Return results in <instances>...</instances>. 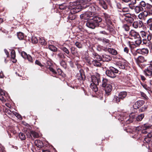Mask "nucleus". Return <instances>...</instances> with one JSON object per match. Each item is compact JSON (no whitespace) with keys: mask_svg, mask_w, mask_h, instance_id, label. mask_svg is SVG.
<instances>
[{"mask_svg":"<svg viewBox=\"0 0 152 152\" xmlns=\"http://www.w3.org/2000/svg\"><path fill=\"white\" fill-rule=\"evenodd\" d=\"M152 131V128L150 126L147 124H144L142 125L141 132L142 134H146L151 132Z\"/></svg>","mask_w":152,"mask_h":152,"instance_id":"obj_6","label":"nucleus"},{"mask_svg":"<svg viewBox=\"0 0 152 152\" xmlns=\"http://www.w3.org/2000/svg\"><path fill=\"white\" fill-rule=\"evenodd\" d=\"M4 111L7 113V114L10 115H12L13 114V112L14 111H12L11 110H9L8 108H6L4 107L3 109Z\"/></svg>","mask_w":152,"mask_h":152,"instance_id":"obj_31","label":"nucleus"},{"mask_svg":"<svg viewBox=\"0 0 152 152\" xmlns=\"http://www.w3.org/2000/svg\"><path fill=\"white\" fill-rule=\"evenodd\" d=\"M93 57L95 58L94 60H96L97 61H102V57H101L100 56L96 53H93Z\"/></svg>","mask_w":152,"mask_h":152,"instance_id":"obj_26","label":"nucleus"},{"mask_svg":"<svg viewBox=\"0 0 152 152\" xmlns=\"http://www.w3.org/2000/svg\"><path fill=\"white\" fill-rule=\"evenodd\" d=\"M131 17H132L131 15L130 14H125L123 16V18L124 19H125V18L127 19L128 18H130Z\"/></svg>","mask_w":152,"mask_h":152,"instance_id":"obj_50","label":"nucleus"},{"mask_svg":"<svg viewBox=\"0 0 152 152\" xmlns=\"http://www.w3.org/2000/svg\"><path fill=\"white\" fill-rule=\"evenodd\" d=\"M152 15V9L145 10L140 13L137 15V18L139 20H145L148 16Z\"/></svg>","mask_w":152,"mask_h":152,"instance_id":"obj_3","label":"nucleus"},{"mask_svg":"<svg viewBox=\"0 0 152 152\" xmlns=\"http://www.w3.org/2000/svg\"><path fill=\"white\" fill-rule=\"evenodd\" d=\"M91 0H81L83 3V6L80 4H76L75 3H70L69 8L72 13L75 14L80 12L81 9L88 7L91 4Z\"/></svg>","mask_w":152,"mask_h":152,"instance_id":"obj_1","label":"nucleus"},{"mask_svg":"<svg viewBox=\"0 0 152 152\" xmlns=\"http://www.w3.org/2000/svg\"><path fill=\"white\" fill-rule=\"evenodd\" d=\"M92 63L95 66L100 67L101 65V63L96 60H94L92 61Z\"/></svg>","mask_w":152,"mask_h":152,"instance_id":"obj_30","label":"nucleus"},{"mask_svg":"<svg viewBox=\"0 0 152 152\" xmlns=\"http://www.w3.org/2000/svg\"><path fill=\"white\" fill-rule=\"evenodd\" d=\"M101 40L103 42L106 43H109L110 42V40L105 38H103V39H101Z\"/></svg>","mask_w":152,"mask_h":152,"instance_id":"obj_55","label":"nucleus"},{"mask_svg":"<svg viewBox=\"0 0 152 152\" xmlns=\"http://www.w3.org/2000/svg\"><path fill=\"white\" fill-rule=\"evenodd\" d=\"M139 6L143 8V7H144L146 6V4L145 1H142L140 2V5Z\"/></svg>","mask_w":152,"mask_h":152,"instance_id":"obj_48","label":"nucleus"},{"mask_svg":"<svg viewBox=\"0 0 152 152\" xmlns=\"http://www.w3.org/2000/svg\"><path fill=\"white\" fill-rule=\"evenodd\" d=\"M35 145L39 148H41L44 146L42 142L39 140H36L34 142Z\"/></svg>","mask_w":152,"mask_h":152,"instance_id":"obj_21","label":"nucleus"},{"mask_svg":"<svg viewBox=\"0 0 152 152\" xmlns=\"http://www.w3.org/2000/svg\"><path fill=\"white\" fill-rule=\"evenodd\" d=\"M48 48L50 50L53 51L55 52L57 50L56 48L53 45H49Z\"/></svg>","mask_w":152,"mask_h":152,"instance_id":"obj_40","label":"nucleus"},{"mask_svg":"<svg viewBox=\"0 0 152 152\" xmlns=\"http://www.w3.org/2000/svg\"><path fill=\"white\" fill-rule=\"evenodd\" d=\"M26 135L28 137L30 138L31 137V131L29 132H28L26 133Z\"/></svg>","mask_w":152,"mask_h":152,"instance_id":"obj_60","label":"nucleus"},{"mask_svg":"<svg viewBox=\"0 0 152 152\" xmlns=\"http://www.w3.org/2000/svg\"><path fill=\"white\" fill-rule=\"evenodd\" d=\"M75 45L79 48H81L82 47V45L81 44L78 42H77L75 43Z\"/></svg>","mask_w":152,"mask_h":152,"instance_id":"obj_49","label":"nucleus"},{"mask_svg":"<svg viewBox=\"0 0 152 152\" xmlns=\"http://www.w3.org/2000/svg\"><path fill=\"white\" fill-rule=\"evenodd\" d=\"M145 103V102L144 101L142 100H139L135 102V105H137L138 106V107H140L142 105Z\"/></svg>","mask_w":152,"mask_h":152,"instance_id":"obj_34","label":"nucleus"},{"mask_svg":"<svg viewBox=\"0 0 152 152\" xmlns=\"http://www.w3.org/2000/svg\"><path fill=\"white\" fill-rule=\"evenodd\" d=\"M130 8L132 9H134L135 12L137 14L139 13L140 11H143L144 10L142 7L139 5L136 6H133L130 7Z\"/></svg>","mask_w":152,"mask_h":152,"instance_id":"obj_13","label":"nucleus"},{"mask_svg":"<svg viewBox=\"0 0 152 152\" xmlns=\"http://www.w3.org/2000/svg\"><path fill=\"white\" fill-rule=\"evenodd\" d=\"M99 4L104 9L106 10L107 9V6L105 2L103 0H99Z\"/></svg>","mask_w":152,"mask_h":152,"instance_id":"obj_24","label":"nucleus"},{"mask_svg":"<svg viewBox=\"0 0 152 152\" xmlns=\"http://www.w3.org/2000/svg\"><path fill=\"white\" fill-rule=\"evenodd\" d=\"M129 49L127 47H125L124 49V51L126 53H128Z\"/></svg>","mask_w":152,"mask_h":152,"instance_id":"obj_62","label":"nucleus"},{"mask_svg":"<svg viewBox=\"0 0 152 152\" xmlns=\"http://www.w3.org/2000/svg\"><path fill=\"white\" fill-rule=\"evenodd\" d=\"M111 59V57L109 55L104 54L102 56V61H108Z\"/></svg>","mask_w":152,"mask_h":152,"instance_id":"obj_23","label":"nucleus"},{"mask_svg":"<svg viewBox=\"0 0 152 152\" xmlns=\"http://www.w3.org/2000/svg\"><path fill=\"white\" fill-rule=\"evenodd\" d=\"M130 47L131 48H134L135 47H137L136 45H135L134 44H130Z\"/></svg>","mask_w":152,"mask_h":152,"instance_id":"obj_63","label":"nucleus"},{"mask_svg":"<svg viewBox=\"0 0 152 152\" xmlns=\"http://www.w3.org/2000/svg\"><path fill=\"white\" fill-rule=\"evenodd\" d=\"M144 117V115L143 114H141L137 116L136 118V119L137 121H140Z\"/></svg>","mask_w":152,"mask_h":152,"instance_id":"obj_39","label":"nucleus"},{"mask_svg":"<svg viewBox=\"0 0 152 152\" xmlns=\"http://www.w3.org/2000/svg\"><path fill=\"white\" fill-rule=\"evenodd\" d=\"M18 37L20 40H22L24 38L23 34L22 32H19L18 33Z\"/></svg>","mask_w":152,"mask_h":152,"instance_id":"obj_35","label":"nucleus"},{"mask_svg":"<svg viewBox=\"0 0 152 152\" xmlns=\"http://www.w3.org/2000/svg\"><path fill=\"white\" fill-rule=\"evenodd\" d=\"M145 24L150 31H152V18H150L147 20Z\"/></svg>","mask_w":152,"mask_h":152,"instance_id":"obj_16","label":"nucleus"},{"mask_svg":"<svg viewBox=\"0 0 152 152\" xmlns=\"http://www.w3.org/2000/svg\"><path fill=\"white\" fill-rule=\"evenodd\" d=\"M123 28L126 31H128L130 29L129 26L126 24H124L123 26Z\"/></svg>","mask_w":152,"mask_h":152,"instance_id":"obj_44","label":"nucleus"},{"mask_svg":"<svg viewBox=\"0 0 152 152\" xmlns=\"http://www.w3.org/2000/svg\"><path fill=\"white\" fill-rule=\"evenodd\" d=\"M143 87L147 91H148L150 89V87H148L146 84L144 83L141 84Z\"/></svg>","mask_w":152,"mask_h":152,"instance_id":"obj_45","label":"nucleus"},{"mask_svg":"<svg viewBox=\"0 0 152 152\" xmlns=\"http://www.w3.org/2000/svg\"><path fill=\"white\" fill-rule=\"evenodd\" d=\"M135 60L137 63L139 64L140 63L144 62L146 61V60L144 57L142 56H139L136 58H135Z\"/></svg>","mask_w":152,"mask_h":152,"instance_id":"obj_15","label":"nucleus"},{"mask_svg":"<svg viewBox=\"0 0 152 152\" xmlns=\"http://www.w3.org/2000/svg\"><path fill=\"white\" fill-rule=\"evenodd\" d=\"M90 20L88 21L86 23V26L92 29H94L96 27L97 24L91 18H90Z\"/></svg>","mask_w":152,"mask_h":152,"instance_id":"obj_10","label":"nucleus"},{"mask_svg":"<svg viewBox=\"0 0 152 152\" xmlns=\"http://www.w3.org/2000/svg\"><path fill=\"white\" fill-rule=\"evenodd\" d=\"M61 49L67 54L69 53V52L68 49L65 47L62 46L61 48Z\"/></svg>","mask_w":152,"mask_h":152,"instance_id":"obj_38","label":"nucleus"},{"mask_svg":"<svg viewBox=\"0 0 152 152\" xmlns=\"http://www.w3.org/2000/svg\"><path fill=\"white\" fill-rule=\"evenodd\" d=\"M142 20H140L138 21H136L133 22L132 26L135 28H141L143 25Z\"/></svg>","mask_w":152,"mask_h":152,"instance_id":"obj_9","label":"nucleus"},{"mask_svg":"<svg viewBox=\"0 0 152 152\" xmlns=\"http://www.w3.org/2000/svg\"><path fill=\"white\" fill-rule=\"evenodd\" d=\"M67 7V6L65 4H63L59 5V8L61 10H64Z\"/></svg>","mask_w":152,"mask_h":152,"instance_id":"obj_41","label":"nucleus"},{"mask_svg":"<svg viewBox=\"0 0 152 152\" xmlns=\"http://www.w3.org/2000/svg\"><path fill=\"white\" fill-rule=\"evenodd\" d=\"M4 51L6 54V55L7 56V57H8L9 55V53L8 51H7V50L5 49L4 50Z\"/></svg>","mask_w":152,"mask_h":152,"instance_id":"obj_64","label":"nucleus"},{"mask_svg":"<svg viewBox=\"0 0 152 152\" xmlns=\"http://www.w3.org/2000/svg\"><path fill=\"white\" fill-rule=\"evenodd\" d=\"M91 19L96 24L101 22L102 20L101 18L97 16H95Z\"/></svg>","mask_w":152,"mask_h":152,"instance_id":"obj_25","label":"nucleus"},{"mask_svg":"<svg viewBox=\"0 0 152 152\" xmlns=\"http://www.w3.org/2000/svg\"><path fill=\"white\" fill-rule=\"evenodd\" d=\"M91 83L90 87L94 92H96L98 90L97 86L99 85V82H101L99 75L97 74L96 76H92L91 77Z\"/></svg>","mask_w":152,"mask_h":152,"instance_id":"obj_2","label":"nucleus"},{"mask_svg":"<svg viewBox=\"0 0 152 152\" xmlns=\"http://www.w3.org/2000/svg\"><path fill=\"white\" fill-rule=\"evenodd\" d=\"M107 50L110 53L113 55H116L117 53L116 50L112 48H108Z\"/></svg>","mask_w":152,"mask_h":152,"instance_id":"obj_32","label":"nucleus"},{"mask_svg":"<svg viewBox=\"0 0 152 152\" xmlns=\"http://www.w3.org/2000/svg\"><path fill=\"white\" fill-rule=\"evenodd\" d=\"M51 64H52L50 61H47L45 65L47 66V68L48 67L50 70L52 72L53 74H57V72L51 66Z\"/></svg>","mask_w":152,"mask_h":152,"instance_id":"obj_19","label":"nucleus"},{"mask_svg":"<svg viewBox=\"0 0 152 152\" xmlns=\"http://www.w3.org/2000/svg\"><path fill=\"white\" fill-rule=\"evenodd\" d=\"M135 39V44L137 46H138L142 42V40L140 36V37H139L136 38V39Z\"/></svg>","mask_w":152,"mask_h":152,"instance_id":"obj_28","label":"nucleus"},{"mask_svg":"<svg viewBox=\"0 0 152 152\" xmlns=\"http://www.w3.org/2000/svg\"><path fill=\"white\" fill-rule=\"evenodd\" d=\"M140 34L142 38H144L142 39L143 43L145 44L146 43V38L147 37V32L143 31H141L140 32Z\"/></svg>","mask_w":152,"mask_h":152,"instance_id":"obj_17","label":"nucleus"},{"mask_svg":"<svg viewBox=\"0 0 152 152\" xmlns=\"http://www.w3.org/2000/svg\"><path fill=\"white\" fill-rule=\"evenodd\" d=\"M13 115L15 116L18 119L20 120L22 119V117L21 115L15 111L13 112Z\"/></svg>","mask_w":152,"mask_h":152,"instance_id":"obj_42","label":"nucleus"},{"mask_svg":"<svg viewBox=\"0 0 152 152\" xmlns=\"http://www.w3.org/2000/svg\"><path fill=\"white\" fill-rule=\"evenodd\" d=\"M30 62H32V59L31 57L29 55H28L27 56L26 58Z\"/></svg>","mask_w":152,"mask_h":152,"instance_id":"obj_59","label":"nucleus"},{"mask_svg":"<svg viewBox=\"0 0 152 152\" xmlns=\"http://www.w3.org/2000/svg\"><path fill=\"white\" fill-rule=\"evenodd\" d=\"M144 72L146 75L150 76L152 74V67L148 65L144 69Z\"/></svg>","mask_w":152,"mask_h":152,"instance_id":"obj_12","label":"nucleus"},{"mask_svg":"<svg viewBox=\"0 0 152 152\" xmlns=\"http://www.w3.org/2000/svg\"><path fill=\"white\" fill-rule=\"evenodd\" d=\"M94 14L90 12H88L80 15V18L82 19L88 20L93 17Z\"/></svg>","mask_w":152,"mask_h":152,"instance_id":"obj_8","label":"nucleus"},{"mask_svg":"<svg viewBox=\"0 0 152 152\" xmlns=\"http://www.w3.org/2000/svg\"><path fill=\"white\" fill-rule=\"evenodd\" d=\"M39 42L41 45H45L46 44V42L44 39H40Z\"/></svg>","mask_w":152,"mask_h":152,"instance_id":"obj_56","label":"nucleus"},{"mask_svg":"<svg viewBox=\"0 0 152 152\" xmlns=\"http://www.w3.org/2000/svg\"><path fill=\"white\" fill-rule=\"evenodd\" d=\"M148 50L147 48H143L141 49H137L136 50V52L143 55H146L148 53Z\"/></svg>","mask_w":152,"mask_h":152,"instance_id":"obj_11","label":"nucleus"},{"mask_svg":"<svg viewBox=\"0 0 152 152\" xmlns=\"http://www.w3.org/2000/svg\"><path fill=\"white\" fill-rule=\"evenodd\" d=\"M31 41L33 43H37L38 42L37 38L34 36H32L31 38Z\"/></svg>","mask_w":152,"mask_h":152,"instance_id":"obj_46","label":"nucleus"},{"mask_svg":"<svg viewBox=\"0 0 152 152\" xmlns=\"http://www.w3.org/2000/svg\"><path fill=\"white\" fill-rule=\"evenodd\" d=\"M124 20L128 23H133L134 20V18L132 17H131L127 19L125 18Z\"/></svg>","mask_w":152,"mask_h":152,"instance_id":"obj_43","label":"nucleus"},{"mask_svg":"<svg viewBox=\"0 0 152 152\" xmlns=\"http://www.w3.org/2000/svg\"><path fill=\"white\" fill-rule=\"evenodd\" d=\"M108 80L106 78H103L102 80V87L104 88L105 86L108 85L109 84L107 83Z\"/></svg>","mask_w":152,"mask_h":152,"instance_id":"obj_33","label":"nucleus"},{"mask_svg":"<svg viewBox=\"0 0 152 152\" xmlns=\"http://www.w3.org/2000/svg\"><path fill=\"white\" fill-rule=\"evenodd\" d=\"M127 93L126 91L120 92L118 96H115L113 99L114 101L117 103H118L121 100L125 98L127 96Z\"/></svg>","mask_w":152,"mask_h":152,"instance_id":"obj_5","label":"nucleus"},{"mask_svg":"<svg viewBox=\"0 0 152 152\" xmlns=\"http://www.w3.org/2000/svg\"><path fill=\"white\" fill-rule=\"evenodd\" d=\"M21 55L22 57L24 58H26L28 55L26 52L24 51H23L21 53Z\"/></svg>","mask_w":152,"mask_h":152,"instance_id":"obj_53","label":"nucleus"},{"mask_svg":"<svg viewBox=\"0 0 152 152\" xmlns=\"http://www.w3.org/2000/svg\"><path fill=\"white\" fill-rule=\"evenodd\" d=\"M137 117L136 115L134 113H131L129 115V118L128 119V121L129 123L132 122L133 119H134Z\"/></svg>","mask_w":152,"mask_h":152,"instance_id":"obj_22","label":"nucleus"},{"mask_svg":"<svg viewBox=\"0 0 152 152\" xmlns=\"http://www.w3.org/2000/svg\"><path fill=\"white\" fill-rule=\"evenodd\" d=\"M103 17L105 22L108 26L112 25V19L110 15L106 13H103Z\"/></svg>","mask_w":152,"mask_h":152,"instance_id":"obj_7","label":"nucleus"},{"mask_svg":"<svg viewBox=\"0 0 152 152\" xmlns=\"http://www.w3.org/2000/svg\"><path fill=\"white\" fill-rule=\"evenodd\" d=\"M35 63L36 64L39 66H42V65L41 64V63L38 61L37 60L35 61Z\"/></svg>","mask_w":152,"mask_h":152,"instance_id":"obj_61","label":"nucleus"},{"mask_svg":"<svg viewBox=\"0 0 152 152\" xmlns=\"http://www.w3.org/2000/svg\"><path fill=\"white\" fill-rule=\"evenodd\" d=\"M152 34L149 33L147 35V39L148 41H151L152 39Z\"/></svg>","mask_w":152,"mask_h":152,"instance_id":"obj_51","label":"nucleus"},{"mask_svg":"<svg viewBox=\"0 0 152 152\" xmlns=\"http://www.w3.org/2000/svg\"><path fill=\"white\" fill-rule=\"evenodd\" d=\"M60 64L63 67L65 68L66 67V63L64 61H61L60 62Z\"/></svg>","mask_w":152,"mask_h":152,"instance_id":"obj_57","label":"nucleus"},{"mask_svg":"<svg viewBox=\"0 0 152 152\" xmlns=\"http://www.w3.org/2000/svg\"><path fill=\"white\" fill-rule=\"evenodd\" d=\"M58 56L60 58L63 59L65 58V57L64 55L61 53H60L58 54Z\"/></svg>","mask_w":152,"mask_h":152,"instance_id":"obj_52","label":"nucleus"},{"mask_svg":"<svg viewBox=\"0 0 152 152\" xmlns=\"http://www.w3.org/2000/svg\"><path fill=\"white\" fill-rule=\"evenodd\" d=\"M11 55L12 59L13 60L12 61V62L14 63H16L17 60L15 59V53L14 50H12L11 52Z\"/></svg>","mask_w":152,"mask_h":152,"instance_id":"obj_29","label":"nucleus"},{"mask_svg":"<svg viewBox=\"0 0 152 152\" xmlns=\"http://www.w3.org/2000/svg\"><path fill=\"white\" fill-rule=\"evenodd\" d=\"M6 95L5 91L3 90H2L0 91V100L3 102L5 101Z\"/></svg>","mask_w":152,"mask_h":152,"instance_id":"obj_20","label":"nucleus"},{"mask_svg":"<svg viewBox=\"0 0 152 152\" xmlns=\"http://www.w3.org/2000/svg\"><path fill=\"white\" fill-rule=\"evenodd\" d=\"M118 72V70L117 69L113 67H110L109 69L106 71L107 75L111 78H115Z\"/></svg>","mask_w":152,"mask_h":152,"instance_id":"obj_4","label":"nucleus"},{"mask_svg":"<svg viewBox=\"0 0 152 152\" xmlns=\"http://www.w3.org/2000/svg\"><path fill=\"white\" fill-rule=\"evenodd\" d=\"M104 88V90L106 94H107V95H109L112 89V86L110 84H108L106 86H105Z\"/></svg>","mask_w":152,"mask_h":152,"instance_id":"obj_18","label":"nucleus"},{"mask_svg":"<svg viewBox=\"0 0 152 152\" xmlns=\"http://www.w3.org/2000/svg\"><path fill=\"white\" fill-rule=\"evenodd\" d=\"M19 137L21 140H24L26 139L25 134L23 133L20 132L19 134Z\"/></svg>","mask_w":152,"mask_h":152,"instance_id":"obj_37","label":"nucleus"},{"mask_svg":"<svg viewBox=\"0 0 152 152\" xmlns=\"http://www.w3.org/2000/svg\"><path fill=\"white\" fill-rule=\"evenodd\" d=\"M129 6L130 8V7H132L130 6V5L135 4L136 3V0H129Z\"/></svg>","mask_w":152,"mask_h":152,"instance_id":"obj_47","label":"nucleus"},{"mask_svg":"<svg viewBox=\"0 0 152 152\" xmlns=\"http://www.w3.org/2000/svg\"><path fill=\"white\" fill-rule=\"evenodd\" d=\"M142 127V125L141 126H138L135 128V130H136V131H139L140 130H141V131Z\"/></svg>","mask_w":152,"mask_h":152,"instance_id":"obj_58","label":"nucleus"},{"mask_svg":"<svg viewBox=\"0 0 152 152\" xmlns=\"http://www.w3.org/2000/svg\"><path fill=\"white\" fill-rule=\"evenodd\" d=\"M129 34L130 36L133 37L134 39L140 37V35L138 32L134 30H131L130 31Z\"/></svg>","mask_w":152,"mask_h":152,"instance_id":"obj_14","label":"nucleus"},{"mask_svg":"<svg viewBox=\"0 0 152 152\" xmlns=\"http://www.w3.org/2000/svg\"><path fill=\"white\" fill-rule=\"evenodd\" d=\"M31 136H32L34 138H37L39 136V134L34 131H31Z\"/></svg>","mask_w":152,"mask_h":152,"instance_id":"obj_36","label":"nucleus"},{"mask_svg":"<svg viewBox=\"0 0 152 152\" xmlns=\"http://www.w3.org/2000/svg\"><path fill=\"white\" fill-rule=\"evenodd\" d=\"M118 67L121 69H124L125 68V63L122 61H119L117 63Z\"/></svg>","mask_w":152,"mask_h":152,"instance_id":"obj_27","label":"nucleus"},{"mask_svg":"<svg viewBox=\"0 0 152 152\" xmlns=\"http://www.w3.org/2000/svg\"><path fill=\"white\" fill-rule=\"evenodd\" d=\"M141 96L143 97V98L145 99H148V97L146 96V95L143 92L141 93Z\"/></svg>","mask_w":152,"mask_h":152,"instance_id":"obj_54","label":"nucleus"}]
</instances>
